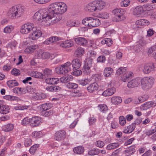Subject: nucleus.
<instances>
[{
	"label": "nucleus",
	"mask_w": 156,
	"mask_h": 156,
	"mask_svg": "<svg viewBox=\"0 0 156 156\" xmlns=\"http://www.w3.org/2000/svg\"><path fill=\"white\" fill-rule=\"evenodd\" d=\"M66 10H52L51 13H53V17L50 15H49L48 12H45L42 15V19L44 20V21H45L47 26H50L52 24L51 20L54 17L56 16L59 17L61 16L62 14L65 13Z\"/></svg>",
	"instance_id": "1"
},
{
	"label": "nucleus",
	"mask_w": 156,
	"mask_h": 156,
	"mask_svg": "<svg viewBox=\"0 0 156 156\" xmlns=\"http://www.w3.org/2000/svg\"><path fill=\"white\" fill-rule=\"evenodd\" d=\"M105 3L102 1H94L87 5L85 10H101L104 8Z\"/></svg>",
	"instance_id": "2"
},
{
	"label": "nucleus",
	"mask_w": 156,
	"mask_h": 156,
	"mask_svg": "<svg viewBox=\"0 0 156 156\" xmlns=\"http://www.w3.org/2000/svg\"><path fill=\"white\" fill-rule=\"evenodd\" d=\"M142 88L144 90H147L150 88L153 84L154 79L152 77H144L141 80Z\"/></svg>",
	"instance_id": "3"
},
{
	"label": "nucleus",
	"mask_w": 156,
	"mask_h": 156,
	"mask_svg": "<svg viewBox=\"0 0 156 156\" xmlns=\"http://www.w3.org/2000/svg\"><path fill=\"white\" fill-rule=\"evenodd\" d=\"M48 9L50 10H67V6L64 2H56L49 5Z\"/></svg>",
	"instance_id": "4"
},
{
	"label": "nucleus",
	"mask_w": 156,
	"mask_h": 156,
	"mask_svg": "<svg viewBox=\"0 0 156 156\" xmlns=\"http://www.w3.org/2000/svg\"><path fill=\"white\" fill-rule=\"evenodd\" d=\"M72 67L71 62H67L61 65L60 67L56 68V70L58 69L59 70V73L64 74L70 71Z\"/></svg>",
	"instance_id": "5"
},
{
	"label": "nucleus",
	"mask_w": 156,
	"mask_h": 156,
	"mask_svg": "<svg viewBox=\"0 0 156 156\" xmlns=\"http://www.w3.org/2000/svg\"><path fill=\"white\" fill-rule=\"evenodd\" d=\"M112 13L115 15L113 20L117 22L123 20V15L125 13V10H112Z\"/></svg>",
	"instance_id": "6"
},
{
	"label": "nucleus",
	"mask_w": 156,
	"mask_h": 156,
	"mask_svg": "<svg viewBox=\"0 0 156 156\" xmlns=\"http://www.w3.org/2000/svg\"><path fill=\"white\" fill-rule=\"evenodd\" d=\"M34 28V26L31 23H27L21 27L20 32L23 34H26L30 31H31Z\"/></svg>",
	"instance_id": "7"
},
{
	"label": "nucleus",
	"mask_w": 156,
	"mask_h": 156,
	"mask_svg": "<svg viewBox=\"0 0 156 156\" xmlns=\"http://www.w3.org/2000/svg\"><path fill=\"white\" fill-rule=\"evenodd\" d=\"M31 31L29 35V37L32 40H36L38 39L41 37L42 35V33L41 30H37L35 27Z\"/></svg>",
	"instance_id": "8"
},
{
	"label": "nucleus",
	"mask_w": 156,
	"mask_h": 156,
	"mask_svg": "<svg viewBox=\"0 0 156 156\" xmlns=\"http://www.w3.org/2000/svg\"><path fill=\"white\" fill-rule=\"evenodd\" d=\"M23 13L22 10H9L8 16L10 18L15 19L21 16Z\"/></svg>",
	"instance_id": "9"
},
{
	"label": "nucleus",
	"mask_w": 156,
	"mask_h": 156,
	"mask_svg": "<svg viewBox=\"0 0 156 156\" xmlns=\"http://www.w3.org/2000/svg\"><path fill=\"white\" fill-rule=\"evenodd\" d=\"M27 91L31 94H33V98L36 100H39L42 99L44 98V96L43 97V94H40L37 92H35V91L34 89L33 88L29 87L27 88Z\"/></svg>",
	"instance_id": "10"
},
{
	"label": "nucleus",
	"mask_w": 156,
	"mask_h": 156,
	"mask_svg": "<svg viewBox=\"0 0 156 156\" xmlns=\"http://www.w3.org/2000/svg\"><path fill=\"white\" fill-rule=\"evenodd\" d=\"M41 118L38 116H34L30 119V125L32 126H37L42 122Z\"/></svg>",
	"instance_id": "11"
},
{
	"label": "nucleus",
	"mask_w": 156,
	"mask_h": 156,
	"mask_svg": "<svg viewBox=\"0 0 156 156\" xmlns=\"http://www.w3.org/2000/svg\"><path fill=\"white\" fill-rule=\"evenodd\" d=\"M58 45L62 48H66L73 46L74 45V43L71 40H67L59 42Z\"/></svg>",
	"instance_id": "12"
},
{
	"label": "nucleus",
	"mask_w": 156,
	"mask_h": 156,
	"mask_svg": "<svg viewBox=\"0 0 156 156\" xmlns=\"http://www.w3.org/2000/svg\"><path fill=\"white\" fill-rule=\"evenodd\" d=\"M66 133L64 130H60L57 131L55 134V138L56 140L61 141L65 138Z\"/></svg>",
	"instance_id": "13"
},
{
	"label": "nucleus",
	"mask_w": 156,
	"mask_h": 156,
	"mask_svg": "<svg viewBox=\"0 0 156 156\" xmlns=\"http://www.w3.org/2000/svg\"><path fill=\"white\" fill-rule=\"evenodd\" d=\"M140 82V78H135L129 81L128 83L127 86L129 88L137 87L139 85Z\"/></svg>",
	"instance_id": "14"
},
{
	"label": "nucleus",
	"mask_w": 156,
	"mask_h": 156,
	"mask_svg": "<svg viewBox=\"0 0 156 156\" xmlns=\"http://www.w3.org/2000/svg\"><path fill=\"white\" fill-rule=\"evenodd\" d=\"M82 62L78 58H75L73 60L71 63V66L73 70L79 69L82 64Z\"/></svg>",
	"instance_id": "15"
},
{
	"label": "nucleus",
	"mask_w": 156,
	"mask_h": 156,
	"mask_svg": "<svg viewBox=\"0 0 156 156\" xmlns=\"http://www.w3.org/2000/svg\"><path fill=\"white\" fill-rule=\"evenodd\" d=\"M155 66L153 64H146L144 66L143 72L145 74H147L154 70Z\"/></svg>",
	"instance_id": "16"
},
{
	"label": "nucleus",
	"mask_w": 156,
	"mask_h": 156,
	"mask_svg": "<svg viewBox=\"0 0 156 156\" xmlns=\"http://www.w3.org/2000/svg\"><path fill=\"white\" fill-rule=\"evenodd\" d=\"M76 44L80 45L85 46L87 43L86 39L83 37H78L75 39Z\"/></svg>",
	"instance_id": "17"
},
{
	"label": "nucleus",
	"mask_w": 156,
	"mask_h": 156,
	"mask_svg": "<svg viewBox=\"0 0 156 156\" xmlns=\"http://www.w3.org/2000/svg\"><path fill=\"white\" fill-rule=\"evenodd\" d=\"M115 91L116 89L115 87L108 88L103 92L102 95L105 97L110 96L114 94Z\"/></svg>",
	"instance_id": "18"
},
{
	"label": "nucleus",
	"mask_w": 156,
	"mask_h": 156,
	"mask_svg": "<svg viewBox=\"0 0 156 156\" xmlns=\"http://www.w3.org/2000/svg\"><path fill=\"white\" fill-rule=\"evenodd\" d=\"M156 103H154L152 101L147 102L141 106V108L143 110H146L152 107H155Z\"/></svg>",
	"instance_id": "19"
},
{
	"label": "nucleus",
	"mask_w": 156,
	"mask_h": 156,
	"mask_svg": "<svg viewBox=\"0 0 156 156\" xmlns=\"http://www.w3.org/2000/svg\"><path fill=\"white\" fill-rule=\"evenodd\" d=\"M133 76V73L131 72L125 73L121 76V79L123 82H126Z\"/></svg>",
	"instance_id": "20"
},
{
	"label": "nucleus",
	"mask_w": 156,
	"mask_h": 156,
	"mask_svg": "<svg viewBox=\"0 0 156 156\" xmlns=\"http://www.w3.org/2000/svg\"><path fill=\"white\" fill-rule=\"evenodd\" d=\"M98 85L96 83H91L87 88L88 91L90 93H93L96 91L98 88Z\"/></svg>",
	"instance_id": "21"
},
{
	"label": "nucleus",
	"mask_w": 156,
	"mask_h": 156,
	"mask_svg": "<svg viewBox=\"0 0 156 156\" xmlns=\"http://www.w3.org/2000/svg\"><path fill=\"white\" fill-rule=\"evenodd\" d=\"M38 47V46L37 45H33L28 46L25 49L24 51L26 53H33Z\"/></svg>",
	"instance_id": "22"
},
{
	"label": "nucleus",
	"mask_w": 156,
	"mask_h": 156,
	"mask_svg": "<svg viewBox=\"0 0 156 156\" xmlns=\"http://www.w3.org/2000/svg\"><path fill=\"white\" fill-rule=\"evenodd\" d=\"M59 80L58 78H50L45 80L46 83L49 84H55L59 82Z\"/></svg>",
	"instance_id": "23"
},
{
	"label": "nucleus",
	"mask_w": 156,
	"mask_h": 156,
	"mask_svg": "<svg viewBox=\"0 0 156 156\" xmlns=\"http://www.w3.org/2000/svg\"><path fill=\"white\" fill-rule=\"evenodd\" d=\"M84 53V50L80 47H78L74 52V55L76 57H79L82 56Z\"/></svg>",
	"instance_id": "24"
},
{
	"label": "nucleus",
	"mask_w": 156,
	"mask_h": 156,
	"mask_svg": "<svg viewBox=\"0 0 156 156\" xmlns=\"http://www.w3.org/2000/svg\"><path fill=\"white\" fill-rule=\"evenodd\" d=\"M136 127V126L134 125V124H132L127 126L125 129L123 131V132L125 133H129L133 131Z\"/></svg>",
	"instance_id": "25"
},
{
	"label": "nucleus",
	"mask_w": 156,
	"mask_h": 156,
	"mask_svg": "<svg viewBox=\"0 0 156 156\" xmlns=\"http://www.w3.org/2000/svg\"><path fill=\"white\" fill-rule=\"evenodd\" d=\"M135 24L140 26H147L149 24V22L147 20L141 19L137 20Z\"/></svg>",
	"instance_id": "26"
},
{
	"label": "nucleus",
	"mask_w": 156,
	"mask_h": 156,
	"mask_svg": "<svg viewBox=\"0 0 156 156\" xmlns=\"http://www.w3.org/2000/svg\"><path fill=\"white\" fill-rule=\"evenodd\" d=\"M111 102L115 105H118L122 102L121 98L119 96L113 97L111 99Z\"/></svg>",
	"instance_id": "27"
},
{
	"label": "nucleus",
	"mask_w": 156,
	"mask_h": 156,
	"mask_svg": "<svg viewBox=\"0 0 156 156\" xmlns=\"http://www.w3.org/2000/svg\"><path fill=\"white\" fill-rule=\"evenodd\" d=\"M101 24L100 21L97 18H93L90 24V27H96L98 26Z\"/></svg>",
	"instance_id": "28"
},
{
	"label": "nucleus",
	"mask_w": 156,
	"mask_h": 156,
	"mask_svg": "<svg viewBox=\"0 0 156 156\" xmlns=\"http://www.w3.org/2000/svg\"><path fill=\"white\" fill-rule=\"evenodd\" d=\"M73 79V77L71 75H67L62 77L60 78L61 82H67L72 81Z\"/></svg>",
	"instance_id": "29"
},
{
	"label": "nucleus",
	"mask_w": 156,
	"mask_h": 156,
	"mask_svg": "<svg viewBox=\"0 0 156 156\" xmlns=\"http://www.w3.org/2000/svg\"><path fill=\"white\" fill-rule=\"evenodd\" d=\"M112 69L110 67H107L105 68L104 71V75L106 77L110 76L113 73Z\"/></svg>",
	"instance_id": "30"
},
{
	"label": "nucleus",
	"mask_w": 156,
	"mask_h": 156,
	"mask_svg": "<svg viewBox=\"0 0 156 156\" xmlns=\"http://www.w3.org/2000/svg\"><path fill=\"white\" fill-rule=\"evenodd\" d=\"M31 76L33 77L41 79H44L43 74L36 71H32L31 72Z\"/></svg>",
	"instance_id": "31"
},
{
	"label": "nucleus",
	"mask_w": 156,
	"mask_h": 156,
	"mask_svg": "<svg viewBox=\"0 0 156 156\" xmlns=\"http://www.w3.org/2000/svg\"><path fill=\"white\" fill-rule=\"evenodd\" d=\"M30 107L29 105H17L14 107V109L16 110H26L29 108Z\"/></svg>",
	"instance_id": "32"
},
{
	"label": "nucleus",
	"mask_w": 156,
	"mask_h": 156,
	"mask_svg": "<svg viewBox=\"0 0 156 156\" xmlns=\"http://www.w3.org/2000/svg\"><path fill=\"white\" fill-rule=\"evenodd\" d=\"M93 16L97 17L107 19L108 18L109 15L107 13H104L102 14L94 13Z\"/></svg>",
	"instance_id": "33"
},
{
	"label": "nucleus",
	"mask_w": 156,
	"mask_h": 156,
	"mask_svg": "<svg viewBox=\"0 0 156 156\" xmlns=\"http://www.w3.org/2000/svg\"><path fill=\"white\" fill-rule=\"evenodd\" d=\"M84 148L82 146H78L73 149L74 152L77 154H82L84 151Z\"/></svg>",
	"instance_id": "34"
},
{
	"label": "nucleus",
	"mask_w": 156,
	"mask_h": 156,
	"mask_svg": "<svg viewBox=\"0 0 156 156\" xmlns=\"http://www.w3.org/2000/svg\"><path fill=\"white\" fill-rule=\"evenodd\" d=\"M119 146V144L118 143H112L108 144L106 148L108 150L114 149L118 147Z\"/></svg>",
	"instance_id": "35"
},
{
	"label": "nucleus",
	"mask_w": 156,
	"mask_h": 156,
	"mask_svg": "<svg viewBox=\"0 0 156 156\" xmlns=\"http://www.w3.org/2000/svg\"><path fill=\"white\" fill-rule=\"evenodd\" d=\"M9 107L3 105L2 103L0 107V113L3 114H7L9 112Z\"/></svg>",
	"instance_id": "36"
},
{
	"label": "nucleus",
	"mask_w": 156,
	"mask_h": 156,
	"mask_svg": "<svg viewBox=\"0 0 156 156\" xmlns=\"http://www.w3.org/2000/svg\"><path fill=\"white\" fill-rule=\"evenodd\" d=\"M7 84L8 86L10 87H12L15 86H17L19 83L15 80H12L8 81L7 82Z\"/></svg>",
	"instance_id": "37"
},
{
	"label": "nucleus",
	"mask_w": 156,
	"mask_h": 156,
	"mask_svg": "<svg viewBox=\"0 0 156 156\" xmlns=\"http://www.w3.org/2000/svg\"><path fill=\"white\" fill-rule=\"evenodd\" d=\"M112 42L111 39L106 38L102 40L101 41V43L102 44H106L108 46H110L112 45Z\"/></svg>",
	"instance_id": "38"
},
{
	"label": "nucleus",
	"mask_w": 156,
	"mask_h": 156,
	"mask_svg": "<svg viewBox=\"0 0 156 156\" xmlns=\"http://www.w3.org/2000/svg\"><path fill=\"white\" fill-rule=\"evenodd\" d=\"M100 153V150L98 148H95L90 150L88 152V154L90 155H98Z\"/></svg>",
	"instance_id": "39"
},
{
	"label": "nucleus",
	"mask_w": 156,
	"mask_h": 156,
	"mask_svg": "<svg viewBox=\"0 0 156 156\" xmlns=\"http://www.w3.org/2000/svg\"><path fill=\"white\" fill-rule=\"evenodd\" d=\"M148 54L149 55L154 57L156 55V48L154 46L152 47L149 49Z\"/></svg>",
	"instance_id": "40"
},
{
	"label": "nucleus",
	"mask_w": 156,
	"mask_h": 156,
	"mask_svg": "<svg viewBox=\"0 0 156 156\" xmlns=\"http://www.w3.org/2000/svg\"><path fill=\"white\" fill-rule=\"evenodd\" d=\"M151 7L153 8L151 5L148 4L144 5L143 6H139L136 7V10H141L142 9H146V10H152Z\"/></svg>",
	"instance_id": "41"
},
{
	"label": "nucleus",
	"mask_w": 156,
	"mask_h": 156,
	"mask_svg": "<svg viewBox=\"0 0 156 156\" xmlns=\"http://www.w3.org/2000/svg\"><path fill=\"white\" fill-rule=\"evenodd\" d=\"M14 128V126L12 124H8L4 125L3 127V129L5 131H9L12 130Z\"/></svg>",
	"instance_id": "42"
},
{
	"label": "nucleus",
	"mask_w": 156,
	"mask_h": 156,
	"mask_svg": "<svg viewBox=\"0 0 156 156\" xmlns=\"http://www.w3.org/2000/svg\"><path fill=\"white\" fill-rule=\"evenodd\" d=\"M43 75L44 78L51 76L52 74L51 69L46 68L43 70Z\"/></svg>",
	"instance_id": "43"
},
{
	"label": "nucleus",
	"mask_w": 156,
	"mask_h": 156,
	"mask_svg": "<svg viewBox=\"0 0 156 156\" xmlns=\"http://www.w3.org/2000/svg\"><path fill=\"white\" fill-rule=\"evenodd\" d=\"M66 86L69 89H76L78 87V85L76 83L69 82L66 83Z\"/></svg>",
	"instance_id": "44"
},
{
	"label": "nucleus",
	"mask_w": 156,
	"mask_h": 156,
	"mask_svg": "<svg viewBox=\"0 0 156 156\" xmlns=\"http://www.w3.org/2000/svg\"><path fill=\"white\" fill-rule=\"evenodd\" d=\"M91 67L84 65L82 69L83 73L85 74H89L91 72Z\"/></svg>",
	"instance_id": "45"
},
{
	"label": "nucleus",
	"mask_w": 156,
	"mask_h": 156,
	"mask_svg": "<svg viewBox=\"0 0 156 156\" xmlns=\"http://www.w3.org/2000/svg\"><path fill=\"white\" fill-rule=\"evenodd\" d=\"M51 105L50 103L43 104L41 105V109L42 111H47L51 108Z\"/></svg>",
	"instance_id": "46"
},
{
	"label": "nucleus",
	"mask_w": 156,
	"mask_h": 156,
	"mask_svg": "<svg viewBox=\"0 0 156 156\" xmlns=\"http://www.w3.org/2000/svg\"><path fill=\"white\" fill-rule=\"evenodd\" d=\"M144 10H133V14L136 17H142Z\"/></svg>",
	"instance_id": "47"
},
{
	"label": "nucleus",
	"mask_w": 156,
	"mask_h": 156,
	"mask_svg": "<svg viewBox=\"0 0 156 156\" xmlns=\"http://www.w3.org/2000/svg\"><path fill=\"white\" fill-rule=\"evenodd\" d=\"M125 151L129 155L133 154L135 151V147L133 146H132L129 147Z\"/></svg>",
	"instance_id": "48"
},
{
	"label": "nucleus",
	"mask_w": 156,
	"mask_h": 156,
	"mask_svg": "<svg viewBox=\"0 0 156 156\" xmlns=\"http://www.w3.org/2000/svg\"><path fill=\"white\" fill-rule=\"evenodd\" d=\"M87 55V58H90L93 60L96 55V52L92 51H90L88 52Z\"/></svg>",
	"instance_id": "49"
},
{
	"label": "nucleus",
	"mask_w": 156,
	"mask_h": 156,
	"mask_svg": "<svg viewBox=\"0 0 156 156\" xmlns=\"http://www.w3.org/2000/svg\"><path fill=\"white\" fill-rule=\"evenodd\" d=\"M78 83L80 84L82 86H85L89 83V80L88 79H82L78 81Z\"/></svg>",
	"instance_id": "50"
},
{
	"label": "nucleus",
	"mask_w": 156,
	"mask_h": 156,
	"mask_svg": "<svg viewBox=\"0 0 156 156\" xmlns=\"http://www.w3.org/2000/svg\"><path fill=\"white\" fill-rule=\"evenodd\" d=\"M39 146V145L38 144H35L31 146L29 150L30 154H34Z\"/></svg>",
	"instance_id": "51"
},
{
	"label": "nucleus",
	"mask_w": 156,
	"mask_h": 156,
	"mask_svg": "<svg viewBox=\"0 0 156 156\" xmlns=\"http://www.w3.org/2000/svg\"><path fill=\"white\" fill-rule=\"evenodd\" d=\"M93 60L90 58H87L85 60L84 65L85 66L91 67Z\"/></svg>",
	"instance_id": "52"
},
{
	"label": "nucleus",
	"mask_w": 156,
	"mask_h": 156,
	"mask_svg": "<svg viewBox=\"0 0 156 156\" xmlns=\"http://www.w3.org/2000/svg\"><path fill=\"white\" fill-rule=\"evenodd\" d=\"M41 114L42 115L45 117H48L52 114V112L51 110L47 111H42Z\"/></svg>",
	"instance_id": "53"
},
{
	"label": "nucleus",
	"mask_w": 156,
	"mask_h": 156,
	"mask_svg": "<svg viewBox=\"0 0 156 156\" xmlns=\"http://www.w3.org/2000/svg\"><path fill=\"white\" fill-rule=\"evenodd\" d=\"M41 16V14L40 13L39 11H38L34 14V18L37 21H40L42 19Z\"/></svg>",
	"instance_id": "54"
},
{
	"label": "nucleus",
	"mask_w": 156,
	"mask_h": 156,
	"mask_svg": "<svg viewBox=\"0 0 156 156\" xmlns=\"http://www.w3.org/2000/svg\"><path fill=\"white\" fill-rule=\"evenodd\" d=\"M29 123L30 124V119H29L28 117L24 118L22 121V124L24 126H26Z\"/></svg>",
	"instance_id": "55"
},
{
	"label": "nucleus",
	"mask_w": 156,
	"mask_h": 156,
	"mask_svg": "<svg viewBox=\"0 0 156 156\" xmlns=\"http://www.w3.org/2000/svg\"><path fill=\"white\" fill-rule=\"evenodd\" d=\"M32 136L34 138H39L42 136V133L41 131H34L32 134Z\"/></svg>",
	"instance_id": "56"
},
{
	"label": "nucleus",
	"mask_w": 156,
	"mask_h": 156,
	"mask_svg": "<svg viewBox=\"0 0 156 156\" xmlns=\"http://www.w3.org/2000/svg\"><path fill=\"white\" fill-rule=\"evenodd\" d=\"M126 73V68L123 67H121L117 71L116 74L117 75H120L122 73Z\"/></svg>",
	"instance_id": "57"
},
{
	"label": "nucleus",
	"mask_w": 156,
	"mask_h": 156,
	"mask_svg": "<svg viewBox=\"0 0 156 156\" xmlns=\"http://www.w3.org/2000/svg\"><path fill=\"white\" fill-rule=\"evenodd\" d=\"M96 119L93 117H90L88 119V122L90 126H92L95 124Z\"/></svg>",
	"instance_id": "58"
},
{
	"label": "nucleus",
	"mask_w": 156,
	"mask_h": 156,
	"mask_svg": "<svg viewBox=\"0 0 156 156\" xmlns=\"http://www.w3.org/2000/svg\"><path fill=\"white\" fill-rule=\"evenodd\" d=\"M14 10H23L25 9V7L21 4H18L12 7Z\"/></svg>",
	"instance_id": "59"
},
{
	"label": "nucleus",
	"mask_w": 156,
	"mask_h": 156,
	"mask_svg": "<svg viewBox=\"0 0 156 156\" xmlns=\"http://www.w3.org/2000/svg\"><path fill=\"white\" fill-rule=\"evenodd\" d=\"M13 29V27L12 26H8L4 28V31L6 33H10Z\"/></svg>",
	"instance_id": "60"
},
{
	"label": "nucleus",
	"mask_w": 156,
	"mask_h": 156,
	"mask_svg": "<svg viewBox=\"0 0 156 156\" xmlns=\"http://www.w3.org/2000/svg\"><path fill=\"white\" fill-rule=\"evenodd\" d=\"M24 144L26 147H29L32 144V140L30 138L25 139L24 141Z\"/></svg>",
	"instance_id": "61"
},
{
	"label": "nucleus",
	"mask_w": 156,
	"mask_h": 156,
	"mask_svg": "<svg viewBox=\"0 0 156 156\" xmlns=\"http://www.w3.org/2000/svg\"><path fill=\"white\" fill-rule=\"evenodd\" d=\"M71 95L72 97H78L81 95V94L79 90H74L71 93Z\"/></svg>",
	"instance_id": "62"
},
{
	"label": "nucleus",
	"mask_w": 156,
	"mask_h": 156,
	"mask_svg": "<svg viewBox=\"0 0 156 156\" xmlns=\"http://www.w3.org/2000/svg\"><path fill=\"white\" fill-rule=\"evenodd\" d=\"M100 108V111L102 112H105L108 110V108L107 106L104 104L100 105H99Z\"/></svg>",
	"instance_id": "63"
},
{
	"label": "nucleus",
	"mask_w": 156,
	"mask_h": 156,
	"mask_svg": "<svg viewBox=\"0 0 156 156\" xmlns=\"http://www.w3.org/2000/svg\"><path fill=\"white\" fill-rule=\"evenodd\" d=\"M156 132V128L150 130H147L145 133L146 135L150 136Z\"/></svg>",
	"instance_id": "64"
}]
</instances>
